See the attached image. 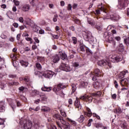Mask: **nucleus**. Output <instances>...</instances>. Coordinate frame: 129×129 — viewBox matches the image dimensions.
Returning <instances> with one entry per match:
<instances>
[{
    "label": "nucleus",
    "instance_id": "obj_1",
    "mask_svg": "<svg viewBox=\"0 0 129 129\" xmlns=\"http://www.w3.org/2000/svg\"><path fill=\"white\" fill-rule=\"evenodd\" d=\"M35 75H37V76L41 77V78H43V76L45 77V78H48V79H51L55 75L56 76V75L54 73V72H52V71H48L46 72H45L44 74L39 72L36 71L34 73Z\"/></svg>",
    "mask_w": 129,
    "mask_h": 129
},
{
    "label": "nucleus",
    "instance_id": "obj_2",
    "mask_svg": "<svg viewBox=\"0 0 129 129\" xmlns=\"http://www.w3.org/2000/svg\"><path fill=\"white\" fill-rule=\"evenodd\" d=\"M66 88V86L63 84H59L56 86H55L53 89V91L55 92L56 95H59L61 97H64V93L61 89Z\"/></svg>",
    "mask_w": 129,
    "mask_h": 129
},
{
    "label": "nucleus",
    "instance_id": "obj_3",
    "mask_svg": "<svg viewBox=\"0 0 129 129\" xmlns=\"http://www.w3.org/2000/svg\"><path fill=\"white\" fill-rule=\"evenodd\" d=\"M53 117L56 119H58V120H60V122L63 124L64 129H70V124L67 122V121H65L64 119H63V117H62L59 114H55L53 115Z\"/></svg>",
    "mask_w": 129,
    "mask_h": 129
},
{
    "label": "nucleus",
    "instance_id": "obj_4",
    "mask_svg": "<svg viewBox=\"0 0 129 129\" xmlns=\"http://www.w3.org/2000/svg\"><path fill=\"white\" fill-rule=\"evenodd\" d=\"M123 58L122 55L119 54H112L109 56V61H111V62L113 63L119 62L121 61Z\"/></svg>",
    "mask_w": 129,
    "mask_h": 129
},
{
    "label": "nucleus",
    "instance_id": "obj_5",
    "mask_svg": "<svg viewBox=\"0 0 129 129\" xmlns=\"http://www.w3.org/2000/svg\"><path fill=\"white\" fill-rule=\"evenodd\" d=\"M104 38H105L106 42L112 44V46H115V41L113 39V35L111 34L110 33L105 32L104 35Z\"/></svg>",
    "mask_w": 129,
    "mask_h": 129
},
{
    "label": "nucleus",
    "instance_id": "obj_6",
    "mask_svg": "<svg viewBox=\"0 0 129 129\" xmlns=\"http://www.w3.org/2000/svg\"><path fill=\"white\" fill-rule=\"evenodd\" d=\"M20 124L22 125L23 128L24 129H31L32 128V126L33 124H32V122L29 120H25L23 122V121L21 120L20 121Z\"/></svg>",
    "mask_w": 129,
    "mask_h": 129
},
{
    "label": "nucleus",
    "instance_id": "obj_7",
    "mask_svg": "<svg viewBox=\"0 0 129 129\" xmlns=\"http://www.w3.org/2000/svg\"><path fill=\"white\" fill-rule=\"evenodd\" d=\"M98 65L99 66H104L106 68H111L112 66H111V62L109 60H101L98 61Z\"/></svg>",
    "mask_w": 129,
    "mask_h": 129
},
{
    "label": "nucleus",
    "instance_id": "obj_8",
    "mask_svg": "<svg viewBox=\"0 0 129 129\" xmlns=\"http://www.w3.org/2000/svg\"><path fill=\"white\" fill-rule=\"evenodd\" d=\"M118 5L117 6L118 9L120 10H124L126 7H127V5L128 3H127V0H118Z\"/></svg>",
    "mask_w": 129,
    "mask_h": 129
},
{
    "label": "nucleus",
    "instance_id": "obj_9",
    "mask_svg": "<svg viewBox=\"0 0 129 129\" xmlns=\"http://www.w3.org/2000/svg\"><path fill=\"white\" fill-rule=\"evenodd\" d=\"M106 18L111 19L112 21H118V20H119V16L116 15V14H106Z\"/></svg>",
    "mask_w": 129,
    "mask_h": 129
},
{
    "label": "nucleus",
    "instance_id": "obj_10",
    "mask_svg": "<svg viewBox=\"0 0 129 129\" xmlns=\"http://www.w3.org/2000/svg\"><path fill=\"white\" fill-rule=\"evenodd\" d=\"M59 69L62 71H66V72H70L71 71V68L70 67L65 63H61L59 66Z\"/></svg>",
    "mask_w": 129,
    "mask_h": 129
},
{
    "label": "nucleus",
    "instance_id": "obj_11",
    "mask_svg": "<svg viewBox=\"0 0 129 129\" xmlns=\"http://www.w3.org/2000/svg\"><path fill=\"white\" fill-rule=\"evenodd\" d=\"M95 76L93 77L92 80L93 81H95L96 80H97V77H100L101 76V72L98 69H96L95 70V71L94 72Z\"/></svg>",
    "mask_w": 129,
    "mask_h": 129
},
{
    "label": "nucleus",
    "instance_id": "obj_12",
    "mask_svg": "<svg viewBox=\"0 0 129 129\" xmlns=\"http://www.w3.org/2000/svg\"><path fill=\"white\" fill-rule=\"evenodd\" d=\"M16 103L17 104V106L16 105ZM10 106H11L12 108L13 109V111H15V108H16V106H21V103L20 102V101H18V100H16L15 101V102H12L11 104H10Z\"/></svg>",
    "mask_w": 129,
    "mask_h": 129
},
{
    "label": "nucleus",
    "instance_id": "obj_13",
    "mask_svg": "<svg viewBox=\"0 0 129 129\" xmlns=\"http://www.w3.org/2000/svg\"><path fill=\"white\" fill-rule=\"evenodd\" d=\"M83 36L85 41H89V39H90V37H92V35L91 32H84Z\"/></svg>",
    "mask_w": 129,
    "mask_h": 129
},
{
    "label": "nucleus",
    "instance_id": "obj_14",
    "mask_svg": "<svg viewBox=\"0 0 129 129\" xmlns=\"http://www.w3.org/2000/svg\"><path fill=\"white\" fill-rule=\"evenodd\" d=\"M51 60L53 63H58L60 61V57H59L58 54H55L52 56Z\"/></svg>",
    "mask_w": 129,
    "mask_h": 129
},
{
    "label": "nucleus",
    "instance_id": "obj_15",
    "mask_svg": "<svg viewBox=\"0 0 129 129\" xmlns=\"http://www.w3.org/2000/svg\"><path fill=\"white\" fill-rule=\"evenodd\" d=\"M30 9H31V6L29 4L24 5L21 8V10L23 12H29Z\"/></svg>",
    "mask_w": 129,
    "mask_h": 129
},
{
    "label": "nucleus",
    "instance_id": "obj_16",
    "mask_svg": "<svg viewBox=\"0 0 129 129\" xmlns=\"http://www.w3.org/2000/svg\"><path fill=\"white\" fill-rule=\"evenodd\" d=\"M75 106L78 108V110L81 109L82 108V106H81V104H80V101L79 98H76V100L75 102Z\"/></svg>",
    "mask_w": 129,
    "mask_h": 129
},
{
    "label": "nucleus",
    "instance_id": "obj_17",
    "mask_svg": "<svg viewBox=\"0 0 129 129\" xmlns=\"http://www.w3.org/2000/svg\"><path fill=\"white\" fill-rule=\"evenodd\" d=\"M86 109L87 112H84L85 115H86V116H88L89 117L92 116V112H91V110L88 107H86Z\"/></svg>",
    "mask_w": 129,
    "mask_h": 129
},
{
    "label": "nucleus",
    "instance_id": "obj_18",
    "mask_svg": "<svg viewBox=\"0 0 129 129\" xmlns=\"http://www.w3.org/2000/svg\"><path fill=\"white\" fill-rule=\"evenodd\" d=\"M51 110V108L47 106H41V111L43 112H49Z\"/></svg>",
    "mask_w": 129,
    "mask_h": 129
},
{
    "label": "nucleus",
    "instance_id": "obj_19",
    "mask_svg": "<svg viewBox=\"0 0 129 129\" xmlns=\"http://www.w3.org/2000/svg\"><path fill=\"white\" fill-rule=\"evenodd\" d=\"M33 126L35 129L42 128V126L40 125V122L35 121L33 122Z\"/></svg>",
    "mask_w": 129,
    "mask_h": 129
},
{
    "label": "nucleus",
    "instance_id": "obj_20",
    "mask_svg": "<svg viewBox=\"0 0 129 129\" xmlns=\"http://www.w3.org/2000/svg\"><path fill=\"white\" fill-rule=\"evenodd\" d=\"M127 70H124L122 72H120V73L119 74V75H118V78L120 79H121V78H123V77H124V76L125 75V74H126V73H127Z\"/></svg>",
    "mask_w": 129,
    "mask_h": 129
},
{
    "label": "nucleus",
    "instance_id": "obj_21",
    "mask_svg": "<svg viewBox=\"0 0 129 129\" xmlns=\"http://www.w3.org/2000/svg\"><path fill=\"white\" fill-rule=\"evenodd\" d=\"M120 83L122 86H124V84L125 85H126L127 84H128V80H127V79H123L121 80Z\"/></svg>",
    "mask_w": 129,
    "mask_h": 129
},
{
    "label": "nucleus",
    "instance_id": "obj_22",
    "mask_svg": "<svg viewBox=\"0 0 129 129\" xmlns=\"http://www.w3.org/2000/svg\"><path fill=\"white\" fill-rule=\"evenodd\" d=\"M33 28V31L35 33H38L39 30H40V27L37 26L36 24H33V26H31Z\"/></svg>",
    "mask_w": 129,
    "mask_h": 129
},
{
    "label": "nucleus",
    "instance_id": "obj_23",
    "mask_svg": "<svg viewBox=\"0 0 129 129\" xmlns=\"http://www.w3.org/2000/svg\"><path fill=\"white\" fill-rule=\"evenodd\" d=\"M100 86H101V83H100V82L99 81H97L94 84V87L96 89H98V88H99Z\"/></svg>",
    "mask_w": 129,
    "mask_h": 129
},
{
    "label": "nucleus",
    "instance_id": "obj_24",
    "mask_svg": "<svg viewBox=\"0 0 129 129\" xmlns=\"http://www.w3.org/2000/svg\"><path fill=\"white\" fill-rule=\"evenodd\" d=\"M5 109V103L0 102V112H4Z\"/></svg>",
    "mask_w": 129,
    "mask_h": 129
},
{
    "label": "nucleus",
    "instance_id": "obj_25",
    "mask_svg": "<svg viewBox=\"0 0 129 129\" xmlns=\"http://www.w3.org/2000/svg\"><path fill=\"white\" fill-rule=\"evenodd\" d=\"M117 50L119 52H123L124 48L123 47V45L120 43L119 46L117 47Z\"/></svg>",
    "mask_w": 129,
    "mask_h": 129
},
{
    "label": "nucleus",
    "instance_id": "obj_26",
    "mask_svg": "<svg viewBox=\"0 0 129 129\" xmlns=\"http://www.w3.org/2000/svg\"><path fill=\"white\" fill-rule=\"evenodd\" d=\"M39 97L41 98V101L43 102V103H46V101H47V97L45 95H39Z\"/></svg>",
    "mask_w": 129,
    "mask_h": 129
},
{
    "label": "nucleus",
    "instance_id": "obj_27",
    "mask_svg": "<svg viewBox=\"0 0 129 129\" xmlns=\"http://www.w3.org/2000/svg\"><path fill=\"white\" fill-rule=\"evenodd\" d=\"M41 90L42 91H47L49 92L52 90V88L44 86V87L41 88Z\"/></svg>",
    "mask_w": 129,
    "mask_h": 129
},
{
    "label": "nucleus",
    "instance_id": "obj_28",
    "mask_svg": "<svg viewBox=\"0 0 129 129\" xmlns=\"http://www.w3.org/2000/svg\"><path fill=\"white\" fill-rule=\"evenodd\" d=\"M59 55H60V58L61 59H62V60H65V59H66V57H67L66 54L64 53H62V51L59 52Z\"/></svg>",
    "mask_w": 129,
    "mask_h": 129
},
{
    "label": "nucleus",
    "instance_id": "obj_29",
    "mask_svg": "<svg viewBox=\"0 0 129 129\" xmlns=\"http://www.w3.org/2000/svg\"><path fill=\"white\" fill-rule=\"evenodd\" d=\"M6 34H8V32L6 31H4L0 36L1 38H2V39H3L4 40H5V39H7L8 37L7 36V35H6Z\"/></svg>",
    "mask_w": 129,
    "mask_h": 129
},
{
    "label": "nucleus",
    "instance_id": "obj_30",
    "mask_svg": "<svg viewBox=\"0 0 129 129\" xmlns=\"http://www.w3.org/2000/svg\"><path fill=\"white\" fill-rule=\"evenodd\" d=\"M20 63L22 66H23V67H27L28 65H29V62L24 60H20Z\"/></svg>",
    "mask_w": 129,
    "mask_h": 129
},
{
    "label": "nucleus",
    "instance_id": "obj_31",
    "mask_svg": "<svg viewBox=\"0 0 129 129\" xmlns=\"http://www.w3.org/2000/svg\"><path fill=\"white\" fill-rule=\"evenodd\" d=\"M68 120H69V121H70V122L71 123V124L72 125H73L74 126H76V125H77V123H76V122L73 120H72L71 119L69 118H67Z\"/></svg>",
    "mask_w": 129,
    "mask_h": 129
},
{
    "label": "nucleus",
    "instance_id": "obj_32",
    "mask_svg": "<svg viewBox=\"0 0 129 129\" xmlns=\"http://www.w3.org/2000/svg\"><path fill=\"white\" fill-rule=\"evenodd\" d=\"M88 23L89 25H91V26H94L95 25V22L91 19H88Z\"/></svg>",
    "mask_w": 129,
    "mask_h": 129
},
{
    "label": "nucleus",
    "instance_id": "obj_33",
    "mask_svg": "<svg viewBox=\"0 0 129 129\" xmlns=\"http://www.w3.org/2000/svg\"><path fill=\"white\" fill-rule=\"evenodd\" d=\"M88 85V83L85 81H82L80 84V87H85Z\"/></svg>",
    "mask_w": 129,
    "mask_h": 129
},
{
    "label": "nucleus",
    "instance_id": "obj_34",
    "mask_svg": "<svg viewBox=\"0 0 129 129\" xmlns=\"http://www.w3.org/2000/svg\"><path fill=\"white\" fill-rule=\"evenodd\" d=\"M77 87H76V85L75 84H72V93H74L75 91H76Z\"/></svg>",
    "mask_w": 129,
    "mask_h": 129
},
{
    "label": "nucleus",
    "instance_id": "obj_35",
    "mask_svg": "<svg viewBox=\"0 0 129 129\" xmlns=\"http://www.w3.org/2000/svg\"><path fill=\"white\" fill-rule=\"evenodd\" d=\"M114 112L115 113H116L117 114H119L121 113V109H120V108L119 107L117 108L116 109L114 110Z\"/></svg>",
    "mask_w": 129,
    "mask_h": 129
},
{
    "label": "nucleus",
    "instance_id": "obj_36",
    "mask_svg": "<svg viewBox=\"0 0 129 129\" xmlns=\"http://www.w3.org/2000/svg\"><path fill=\"white\" fill-rule=\"evenodd\" d=\"M10 57H11V59H12L13 62V61H16V60H17V59H18L17 56L15 54H11Z\"/></svg>",
    "mask_w": 129,
    "mask_h": 129
},
{
    "label": "nucleus",
    "instance_id": "obj_37",
    "mask_svg": "<svg viewBox=\"0 0 129 129\" xmlns=\"http://www.w3.org/2000/svg\"><path fill=\"white\" fill-rule=\"evenodd\" d=\"M73 65L74 67H75V68H79L81 67V66L80 64H79V62H74L73 63Z\"/></svg>",
    "mask_w": 129,
    "mask_h": 129
},
{
    "label": "nucleus",
    "instance_id": "obj_38",
    "mask_svg": "<svg viewBox=\"0 0 129 129\" xmlns=\"http://www.w3.org/2000/svg\"><path fill=\"white\" fill-rule=\"evenodd\" d=\"M13 64L15 68H18L19 67V61H17V60L13 61Z\"/></svg>",
    "mask_w": 129,
    "mask_h": 129
},
{
    "label": "nucleus",
    "instance_id": "obj_39",
    "mask_svg": "<svg viewBox=\"0 0 129 129\" xmlns=\"http://www.w3.org/2000/svg\"><path fill=\"white\" fill-rule=\"evenodd\" d=\"M84 119V116H83V115H82L80 116V117L78 119V121H79V122H83Z\"/></svg>",
    "mask_w": 129,
    "mask_h": 129
},
{
    "label": "nucleus",
    "instance_id": "obj_40",
    "mask_svg": "<svg viewBox=\"0 0 129 129\" xmlns=\"http://www.w3.org/2000/svg\"><path fill=\"white\" fill-rule=\"evenodd\" d=\"M32 93L34 95H33V94H31L32 96H35V95H36V94L37 95H39L40 94V92H38V91L35 90L32 91Z\"/></svg>",
    "mask_w": 129,
    "mask_h": 129
},
{
    "label": "nucleus",
    "instance_id": "obj_41",
    "mask_svg": "<svg viewBox=\"0 0 129 129\" xmlns=\"http://www.w3.org/2000/svg\"><path fill=\"white\" fill-rule=\"evenodd\" d=\"M93 96H100L101 95V92L100 91H98L97 93H94L92 94Z\"/></svg>",
    "mask_w": 129,
    "mask_h": 129
},
{
    "label": "nucleus",
    "instance_id": "obj_42",
    "mask_svg": "<svg viewBox=\"0 0 129 129\" xmlns=\"http://www.w3.org/2000/svg\"><path fill=\"white\" fill-rule=\"evenodd\" d=\"M72 39L73 44H74V45H76V44H77V38L75 37H72Z\"/></svg>",
    "mask_w": 129,
    "mask_h": 129
},
{
    "label": "nucleus",
    "instance_id": "obj_43",
    "mask_svg": "<svg viewBox=\"0 0 129 129\" xmlns=\"http://www.w3.org/2000/svg\"><path fill=\"white\" fill-rule=\"evenodd\" d=\"M121 91H128V94H127L126 96L129 97V89L126 88H123L121 89Z\"/></svg>",
    "mask_w": 129,
    "mask_h": 129
},
{
    "label": "nucleus",
    "instance_id": "obj_44",
    "mask_svg": "<svg viewBox=\"0 0 129 129\" xmlns=\"http://www.w3.org/2000/svg\"><path fill=\"white\" fill-rule=\"evenodd\" d=\"M36 68H37V69H38L39 70H41V69H42V66H41V64H40L38 62H37L36 63Z\"/></svg>",
    "mask_w": 129,
    "mask_h": 129
},
{
    "label": "nucleus",
    "instance_id": "obj_45",
    "mask_svg": "<svg viewBox=\"0 0 129 129\" xmlns=\"http://www.w3.org/2000/svg\"><path fill=\"white\" fill-rule=\"evenodd\" d=\"M38 61H40V62H43L45 61V58L44 57L39 56L37 57Z\"/></svg>",
    "mask_w": 129,
    "mask_h": 129
},
{
    "label": "nucleus",
    "instance_id": "obj_46",
    "mask_svg": "<svg viewBox=\"0 0 129 129\" xmlns=\"http://www.w3.org/2000/svg\"><path fill=\"white\" fill-rule=\"evenodd\" d=\"M80 99H82V100H87V95L81 96L80 97Z\"/></svg>",
    "mask_w": 129,
    "mask_h": 129
},
{
    "label": "nucleus",
    "instance_id": "obj_47",
    "mask_svg": "<svg viewBox=\"0 0 129 129\" xmlns=\"http://www.w3.org/2000/svg\"><path fill=\"white\" fill-rule=\"evenodd\" d=\"M93 98L92 97H90L89 96H87V100H88V102H91L92 101Z\"/></svg>",
    "mask_w": 129,
    "mask_h": 129
},
{
    "label": "nucleus",
    "instance_id": "obj_48",
    "mask_svg": "<svg viewBox=\"0 0 129 129\" xmlns=\"http://www.w3.org/2000/svg\"><path fill=\"white\" fill-rule=\"evenodd\" d=\"M4 64V58L0 56V69H2V66Z\"/></svg>",
    "mask_w": 129,
    "mask_h": 129
},
{
    "label": "nucleus",
    "instance_id": "obj_49",
    "mask_svg": "<svg viewBox=\"0 0 129 129\" xmlns=\"http://www.w3.org/2000/svg\"><path fill=\"white\" fill-rule=\"evenodd\" d=\"M38 33L42 35L45 33V31L43 29H41V28H40V29L39 30Z\"/></svg>",
    "mask_w": 129,
    "mask_h": 129
},
{
    "label": "nucleus",
    "instance_id": "obj_50",
    "mask_svg": "<svg viewBox=\"0 0 129 129\" xmlns=\"http://www.w3.org/2000/svg\"><path fill=\"white\" fill-rule=\"evenodd\" d=\"M50 35L51 36H52V38H53V39H58V38H59V35H55L52 33H50Z\"/></svg>",
    "mask_w": 129,
    "mask_h": 129
},
{
    "label": "nucleus",
    "instance_id": "obj_51",
    "mask_svg": "<svg viewBox=\"0 0 129 129\" xmlns=\"http://www.w3.org/2000/svg\"><path fill=\"white\" fill-rule=\"evenodd\" d=\"M4 48H6V49H8L10 47V44L8 43H5L3 42V46Z\"/></svg>",
    "mask_w": 129,
    "mask_h": 129
},
{
    "label": "nucleus",
    "instance_id": "obj_52",
    "mask_svg": "<svg viewBox=\"0 0 129 129\" xmlns=\"http://www.w3.org/2000/svg\"><path fill=\"white\" fill-rule=\"evenodd\" d=\"M93 116L94 117H96V118H97L98 119H100V116H99L98 115H97L95 113H93Z\"/></svg>",
    "mask_w": 129,
    "mask_h": 129
},
{
    "label": "nucleus",
    "instance_id": "obj_53",
    "mask_svg": "<svg viewBox=\"0 0 129 129\" xmlns=\"http://www.w3.org/2000/svg\"><path fill=\"white\" fill-rule=\"evenodd\" d=\"M85 48H86V47L84 45H81L80 46L81 50L82 52H85Z\"/></svg>",
    "mask_w": 129,
    "mask_h": 129
},
{
    "label": "nucleus",
    "instance_id": "obj_54",
    "mask_svg": "<svg viewBox=\"0 0 129 129\" xmlns=\"http://www.w3.org/2000/svg\"><path fill=\"white\" fill-rule=\"evenodd\" d=\"M19 90L20 92H24V90H25V87H20L19 88Z\"/></svg>",
    "mask_w": 129,
    "mask_h": 129
},
{
    "label": "nucleus",
    "instance_id": "obj_55",
    "mask_svg": "<svg viewBox=\"0 0 129 129\" xmlns=\"http://www.w3.org/2000/svg\"><path fill=\"white\" fill-rule=\"evenodd\" d=\"M19 22H20V23H21L23 24V23H24V18L23 17H19L18 19Z\"/></svg>",
    "mask_w": 129,
    "mask_h": 129
},
{
    "label": "nucleus",
    "instance_id": "obj_56",
    "mask_svg": "<svg viewBox=\"0 0 129 129\" xmlns=\"http://www.w3.org/2000/svg\"><path fill=\"white\" fill-rule=\"evenodd\" d=\"M14 3L15 6H17V7H18V6H20V2H19L17 0H14Z\"/></svg>",
    "mask_w": 129,
    "mask_h": 129
},
{
    "label": "nucleus",
    "instance_id": "obj_57",
    "mask_svg": "<svg viewBox=\"0 0 129 129\" xmlns=\"http://www.w3.org/2000/svg\"><path fill=\"white\" fill-rule=\"evenodd\" d=\"M125 43L127 46L129 45V37L124 40Z\"/></svg>",
    "mask_w": 129,
    "mask_h": 129
},
{
    "label": "nucleus",
    "instance_id": "obj_58",
    "mask_svg": "<svg viewBox=\"0 0 129 129\" xmlns=\"http://www.w3.org/2000/svg\"><path fill=\"white\" fill-rule=\"evenodd\" d=\"M121 126H122V128L123 129H127V124L125 123H124L123 124V125H122Z\"/></svg>",
    "mask_w": 129,
    "mask_h": 129
},
{
    "label": "nucleus",
    "instance_id": "obj_59",
    "mask_svg": "<svg viewBox=\"0 0 129 129\" xmlns=\"http://www.w3.org/2000/svg\"><path fill=\"white\" fill-rule=\"evenodd\" d=\"M95 126L97 128H99V127H101L102 126V123H97V124H96Z\"/></svg>",
    "mask_w": 129,
    "mask_h": 129
},
{
    "label": "nucleus",
    "instance_id": "obj_60",
    "mask_svg": "<svg viewBox=\"0 0 129 129\" xmlns=\"http://www.w3.org/2000/svg\"><path fill=\"white\" fill-rule=\"evenodd\" d=\"M33 39L34 40L35 43H37V44H39V43H40V40L37 37H34Z\"/></svg>",
    "mask_w": 129,
    "mask_h": 129
},
{
    "label": "nucleus",
    "instance_id": "obj_61",
    "mask_svg": "<svg viewBox=\"0 0 129 129\" xmlns=\"http://www.w3.org/2000/svg\"><path fill=\"white\" fill-rule=\"evenodd\" d=\"M24 51H25V52H29V51H31V47H29L28 46L24 48Z\"/></svg>",
    "mask_w": 129,
    "mask_h": 129
},
{
    "label": "nucleus",
    "instance_id": "obj_62",
    "mask_svg": "<svg viewBox=\"0 0 129 129\" xmlns=\"http://www.w3.org/2000/svg\"><path fill=\"white\" fill-rule=\"evenodd\" d=\"M86 51L87 53H90V54H92V51H91V50H90L89 48H86Z\"/></svg>",
    "mask_w": 129,
    "mask_h": 129
},
{
    "label": "nucleus",
    "instance_id": "obj_63",
    "mask_svg": "<svg viewBox=\"0 0 129 129\" xmlns=\"http://www.w3.org/2000/svg\"><path fill=\"white\" fill-rule=\"evenodd\" d=\"M60 114L62 115V116H63V117H66V113L65 112L61 111Z\"/></svg>",
    "mask_w": 129,
    "mask_h": 129
},
{
    "label": "nucleus",
    "instance_id": "obj_64",
    "mask_svg": "<svg viewBox=\"0 0 129 129\" xmlns=\"http://www.w3.org/2000/svg\"><path fill=\"white\" fill-rule=\"evenodd\" d=\"M9 76L10 78H16L17 75H10Z\"/></svg>",
    "mask_w": 129,
    "mask_h": 129
}]
</instances>
